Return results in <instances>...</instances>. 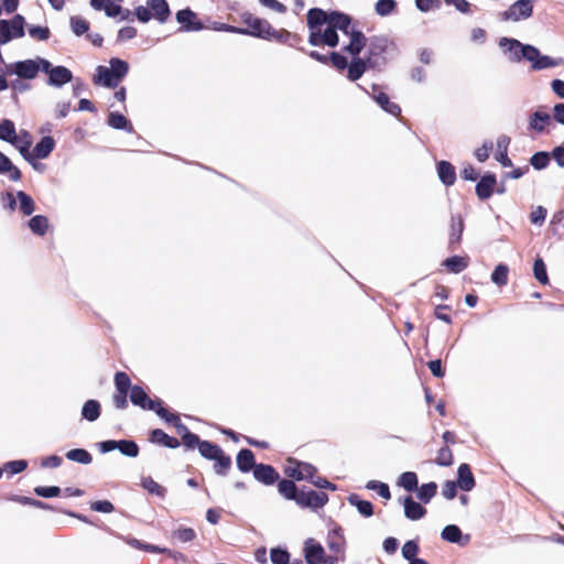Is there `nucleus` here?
<instances>
[{
  "mask_svg": "<svg viewBox=\"0 0 564 564\" xmlns=\"http://www.w3.org/2000/svg\"><path fill=\"white\" fill-rule=\"evenodd\" d=\"M17 198L19 202L20 210L25 216H30L31 214H33V212L35 209V204H34L33 198L30 195H28L26 193H24L22 191H19L17 193Z\"/></svg>",
  "mask_w": 564,
  "mask_h": 564,
  "instance_id": "39",
  "label": "nucleus"
},
{
  "mask_svg": "<svg viewBox=\"0 0 564 564\" xmlns=\"http://www.w3.org/2000/svg\"><path fill=\"white\" fill-rule=\"evenodd\" d=\"M7 75H17L20 78L33 79L39 74V62L35 59H25L6 65Z\"/></svg>",
  "mask_w": 564,
  "mask_h": 564,
  "instance_id": "6",
  "label": "nucleus"
},
{
  "mask_svg": "<svg viewBox=\"0 0 564 564\" xmlns=\"http://www.w3.org/2000/svg\"><path fill=\"white\" fill-rule=\"evenodd\" d=\"M30 230L39 236H43L48 227V220L45 216L36 215L28 221Z\"/></svg>",
  "mask_w": 564,
  "mask_h": 564,
  "instance_id": "34",
  "label": "nucleus"
},
{
  "mask_svg": "<svg viewBox=\"0 0 564 564\" xmlns=\"http://www.w3.org/2000/svg\"><path fill=\"white\" fill-rule=\"evenodd\" d=\"M66 458L72 462L80 463L84 465H88L93 460L91 455L86 449L83 448H75L68 451L66 453Z\"/></svg>",
  "mask_w": 564,
  "mask_h": 564,
  "instance_id": "42",
  "label": "nucleus"
},
{
  "mask_svg": "<svg viewBox=\"0 0 564 564\" xmlns=\"http://www.w3.org/2000/svg\"><path fill=\"white\" fill-rule=\"evenodd\" d=\"M464 230V223L462 217H452V225H451V234H449V243H458L460 241V237Z\"/></svg>",
  "mask_w": 564,
  "mask_h": 564,
  "instance_id": "44",
  "label": "nucleus"
},
{
  "mask_svg": "<svg viewBox=\"0 0 564 564\" xmlns=\"http://www.w3.org/2000/svg\"><path fill=\"white\" fill-rule=\"evenodd\" d=\"M497 180L494 174L484 175L476 185V194L480 199H488L496 186Z\"/></svg>",
  "mask_w": 564,
  "mask_h": 564,
  "instance_id": "17",
  "label": "nucleus"
},
{
  "mask_svg": "<svg viewBox=\"0 0 564 564\" xmlns=\"http://www.w3.org/2000/svg\"><path fill=\"white\" fill-rule=\"evenodd\" d=\"M443 265L452 273H459L468 265L467 258L453 256L444 260Z\"/></svg>",
  "mask_w": 564,
  "mask_h": 564,
  "instance_id": "33",
  "label": "nucleus"
},
{
  "mask_svg": "<svg viewBox=\"0 0 564 564\" xmlns=\"http://www.w3.org/2000/svg\"><path fill=\"white\" fill-rule=\"evenodd\" d=\"M546 217V209L542 206H538L530 214V221L534 225H542Z\"/></svg>",
  "mask_w": 564,
  "mask_h": 564,
  "instance_id": "64",
  "label": "nucleus"
},
{
  "mask_svg": "<svg viewBox=\"0 0 564 564\" xmlns=\"http://www.w3.org/2000/svg\"><path fill=\"white\" fill-rule=\"evenodd\" d=\"M397 3L394 0H378L376 3V12L381 17L389 15L394 11Z\"/></svg>",
  "mask_w": 564,
  "mask_h": 564,
  "instance_id": "48",
  "label": "nucleus"
},
{
  "mask_svg": "<svg viewBox=\"0 0 564 564\" xmlns=\"http://www.w3.org/2000/svg\"><path fill=\"white\" fill-rule=\"evenodd\" d=\"M156 414L166 422L174 424L176 432L182 436V438L189 433L186 425L180 421V417L174 413H169L163 406H159Z\"/></svg>",
  "mask_w": 564,
  "mask_h": 564,
  "instance_id": "25",
  "label": "nucleus"
},
{
  "mask_svg": "<svg viewBox=\"0 0 564 564\" xmlns=\"http://www.w3.org/2000/svg\"><path fill=\"white\" fill-rule=\"evenodd\" d=\"M151 441L153 443L161 444L169 448H176L180 446V442L177 438L169 436L165 432H163L162 430H159V429L152 431Z\"/></svg>",
  "mask_w": 564,
  "mask_h": 564,
  "instance_id": "31",
  "label": "nucleus"
},
{
  "mask_svg": "<svg viewBox=\"0 0 564 564\" xmlns=\"http://www.w3.org/2000/svg\"><path fill=\"white\" fill-rule=\"evenodd\" d=\"M129 72V64L118 57L109 59V66L99 65L96 68L94 83L108 88H115Z\"/></svg>",
  "mask_w": 564,
  "mask_h": 564,
  "instance_id": "4",
  "label": "nucleus"
},
{
  "mask_svg": "<svg viewBox=\"0 0 564 564\" xmlns=\"http://www.w3.org/2000/svg\"><path fill=\"white\" fill-rule=\"evenodd\" d=\"M91 510L96 512L110 513L113 511V505L108 500L94 501L90 505Z\"/></svg>",
  "mask_w": 564,
  "mask_h": 564,
  "instance_id": "61",
  "label": "nucleus"
},
{
  "mask_svg": "<svg viewBox=\"0 0 564 564\" xmlns=\"http://www.w3.org/2000/svg\"><path fill=\"white\" fill-rule=\"evenodd\" d=\"M273 564H289L290 554L282 549H272L270 554Z\"/></svg>",
  "mask_w": 564,
  "mask_h": 564,
  "instance_id": "56",
  "label": "nucleus"
},
{
  "mask_svg": "<svg viewBox=\"0 0 564 564\" xmlns=\"http://www.w3.org/2000/svg\"><path fill=\"white\" fill-rule=\"evenodd\" d=\"M436 464L440 466H451L453 464V454L447 446L437 452Z\"/></svg>",
  "mask_w": 564,
  "mask_h": 564,
  "instance_id": "55",
  "label": "nucleus"
},
{
  "mask_svg": "<svg viewBox=\"0 0 564 564\" xmlns=\"http://www.w3.org/2000/svg\"><path fill=\"white\" fill-rule=\"evenodd\" d=\"M350 36L349 44L345 47V51L350 53L352 56H357L366 45V37L359 31H350L347 34Z\"/></svg>",
  "mask_w": 564,
  "mask_h": 564,
  "instance_id": "23",
  "label": "nucleus"
},
{
  "mask_svg": "<svg viewBox=\"0 0 564 564\" xmlns=\"http://www.w3.org/2000/svg\"><path fill=\"white\" fill-rule=\"evenodd\" d=\"M174 536L181 542H189L195 539V531L191 528H182L174 532Z\"/></svg>",
  "mask_w": 564,
  "mask_h": 564,
  "instance_id": "63",
  "label": "nucleus"
},
{
  "mask_svg": "<svg viewBox=\"0 0 564 564\" xmlns=\"http://www.w3.org/2000/svg\"><path fill=\"white\" fill-rule=\"evenodd\" d=\"M215 460V471L217 474H220V475H225L227 473V470L230 468L231 466V459L229 456H226L223 453L219 454V456H217V458L214 459Z\"/></svg>",
  "mask_w": 564,
  "mask_h": 564,
  "instance_id": "49",
  "label": "nucleus"
},
{
  "mask_svg": "<svg viewBox=\"0 0 564 564\" xmlns=\"http://www.w3.org/2000/svg\"><path fill=\"white\" fill-rule=\"evenodd\" d=\"M304 557L307 564H323L325 561V549L321 543L310 538L304 542Z\"/></svg>",
  "mask_w": 564,
  "mask_h": 564,
  "instance_id": "10",
  "label": "nucleus"
},
{
  "mask_svg": "<svg viewBox=\"0 0 564 564\" xmlns=\"http://www.w3.org/2000/svg\"><path fill=\"white\" fill-rule=\"evenodd\" d=\"M15 135L17 130L13 121L9 119H3L0 122V139L11 144V142H13V140L15 139Z\"/></svg>",
  "mask_w": 564,
  "mask_h": 564,
  "instance_id": "38",
  "label": "nucleus"
},
{
  "mask_svg": "<svg viewBox=\"0 0 564 564\" xmlns=\"http://www.w3.org/2000/svg\"><path fill=\"white\" fill-rule=\"evenodd\" d=\"M0 175H7L13 182H18L21 178V171L1 151H0Z\"/></svg>",
  "mask_w": 564,
  "mask_h": 564,
  "instance_id": "22",
  "label": "nucleus"
},
{
  "mask_svg": "<svg viewBox=\"0 0 564 564\" xmlns=\"http://www.w3.org/2000/svg\"><path fill=\"white\" fill-rule=\"evenodd\" d=\"M457 485L464 491H470L475 487V479L467 464H462L457 470Z\"/></svg>",
  "mask_w": 564,
  "mask_h": 564,
  "instance_id": "21",
  "label": "nucleus"
},
{
  "mask_svg": "<svg viewBox=\"0 0 564 564\" xmlns=\"http://www.w3.org/2000/svg\"><path fill=\"white\" fill-rule=\"evenodd\" d=\"M366 488L370 490H376L379 494V496H381L384 499H390L391 497L389 486L384 482L370 480L367 482Z\"/></svg>",
  "mask_w": 564,
  "mask_h": 564,
  "instance_id": "50",
  "label": "nucleus"
},
{
  "mask_svg": "<svg viewBox=\"0 0 564 564\" xmlns=\"http://www.w3.org/2000/svg\"><path fill=\"white\" fill-rule=\"evenodd\" d=\"M419 553V545L415 541H408L402 546V556L408 560L412 561L414 558H417L416 555Z\"/></svg>",
  "mask_w": 564,
  "mask_h": 564,
  "instance_id": "53",
  "label": "nucleus"
},
{
  "mask_svg": "<svg viewBox=\"0 0 564 564\" xmlns=\"http://www.w3.org/2000/svg\"><path fill=\"white\" fill-rule=\"evenodd\" d=\"M279 492L288 500H296L299 491L292 480L283 479L278 484Z\"/></svg>",
  "mask_w": 564,
  "mask_h": 564,
  "instance_id": "35",
  "label": "nucleus"
},
{
  "mask_svg": "<svg viewBox=\"0 0 564 564\" xmlns=\"http://www.w3.org/2000/svg\"><path fill=\"white\" fill-rule=\"evenodd\" d=\"M108 124L113 129H124L129 132L132 131V127L130 122L126 119L124 116L118 112H110L108 117Z\"/></svg>",
  "mask_w": 564,
  "mask_h": 564,
  "instance_id": "43",
  "label": "nucleus"
},
{
  "mask_svg": "<svg viewBox=\"0 0 564 564\" xmlns=\"http://www.w3.org/2000/svg\"><path fill=\"white\" fill-rule=\"evenodd\" d=\"M115 384L118 391L128 392L131 386V381L127 373L117 372L115 376Z\"/></svg>",
  "mask_w": 564,
  "mask_h": 564,
  "instance_id": "57",
  "label": "nucleus"
},
{
  "mask_svg": "<svg viewBox=\"0 0 564 564\" xmlns=\"http://www.w3.org/2000/svg\"><path fill=\"white\" fill-rule=\"evenodd\" d=\"M550 162V156L546 152H536L530 160L531 165L535 170H542L546 167Z\"/></svg>",
  "mask_w": 564,
  "mask_h": 564,
  "instance_id": "54",
  "label": "nucleus"
},
{
  "mask_svg": "<svg viewBox=\"0 0 564 564\" xmlns=\"http://www.w3.org/2000/svg\"><path fill=\"white\" fill-rule=\"evenodd\" d=\"M254 455L250 449H241L237 455V467L243 471L248 473L252 468L254 469Z\"/></svg>",
  "mask_w": 564,
  "mask_h": 564,
  "instance_id": "30",
  "label": "nucleus"
},
{
  "mask_svg": "<svg viewBox=\"0 0 564 564\" xmlns=\"http://www.w3.org/2000/svg\"><path fill=\"white\" fill-rule=\"evenodd\" d=\"M533 13L531 0H518L502 13V20L518 22L529 19Z\"/></svg>",
  "mask_w": 564,
  "mask_h": 564,
  "instance_id": "7",
  "label": "nucleus"
},
{
  "mask_svg": "<svg viewBox=\"0 0 564 564\" xmlns=\"http://www.w3.org/2000/svg\"><path fill=\"white\" fill-rule=\"evenodd\" d=\"M240 18L247 28H238L239 32L237 34L250 35L278 43H285L291 35L286 30L273 29L267 20L258 18L250 12L242 13Z\"/></svg>",
  "mask_w": 564,
  "mask_h": 564,
  "instance_id": "1",
  "label": "nucleus"
},
{
  "mask_svg": "<svg viewBox=\"0 0 564 564\" xmlns=\"http://www.w3.org/2000/svg\"><path fill=\"white\" fill-rule=\"evenodd\" d=\"M500 45L506 47L511 54L512 58L520 61L527 59L532 64L533 69H545L555 67L561 64V59H553L550 56L542 55L540 51L532 45H524L518 40L502 39Z\"/></svg>",
  "mask_w": 564,
  "mask_h": 564,
  "instance_id": "2",
  "label": "nucleus"
},
{
  "mask_svg": "<svg viewBox=\"0 0 564 564\" xmlns=\"http://www.w3.org/2000/svg\"><path fill=\"white\" fill-rule=\"evenodd\" d=\"M551 123V116L547 112L544 111H535L533 112L529 118V128L536 131V132H543Z\"/></svg>",
  "mask_w": 564,
  "mask_h": 564,
  "instance_id": "24",
  "label": "nucleus"
},
{
  "mask_svg": "<svg viewBox=\"0 0 564 564\" xmlns=\"http://www.w3.org/2000/svg\"><path fill=\"white\" fill-rule=\"evenodd\" d=\"M348 78L351 80V82H355L357 79H359L364 73L366 72L367 69V63L359 58V57H355L351 63L348 65Z\"/></svg>",
  "mask_w": 564,
  "mask_h": 564,
  "instance_id": "32",
  "label": "nucleus"
},
{
  "mask_svg": "<svg viewBox=\"0 0 564 564\" xmlns=\"http://www.w3.org/2000/svg\"><path fill=\"white\" fill-rule=\"evenodd\" d=\"M34 492L37 496L43 497V498H52V497L58 496L61 492V489L57 486H50V487L37 486L34 488Z\"/></svg>",
  "mask_w": 564,
  "mask_h": 564,
  "instance_id": "58",
  "label": "nucleus"
},
{
  "mask_svg": "<svg viewBox=\"0 0 564 564\" xmlns=\"http://www.w3.org/2000/svg\"><path fill=\"white\" fill-rule=\"evenodd\" d=\"M54 147L55 141L52 137H43L31 151V156L25 160L31 161V159H46L54 150Z\"/></svg>",
  "mask_w": 564,
  "mask_h": 564,
  "instance_id": "15",
  "label": "nucleus"
},
{
  "mask_svg": "<svg viewBox=\"0 0 564 564\" xmlns=\"http://www.w3.org/2000/svg\"><path fill=\"white\" fill-rule=\"evenodd\" d=\"M533 272H534L535 279L540 283L546 284L549 282V278H547V274H546V268H545V264H544L542 259L539 258V259H536L534 261Z\"/></svg>",
  "mask_w": 564,
  "mask_h": 564,
  "instance_id": "51",
  "label": "nucleus"
},
{
  "mask_svg": "<svg viewBox=\"0 0 564 564\" xmlns=\"http://www.w3.org/2000/svg\"><path fill=\"white\" fill-rule=\"evenodd\" d=\"M130 400L134 405L144 410H152L156 412L159 406H162L159 401L151 400L145 391L138 386L131 388Z\"/></svg>",
  "mask_w": 564,
  "mask_h": 564,
  "instance_id": "11",
  "label": "nucleus"
},
{
  "mask_svg": "<svg viewBox=\"0 0 564 564\" xmlns=\"http://www.w3.org/2000/svg\"><path fill=\"white\" fill-rule=\"evenodd\" d=\"M118 449L128 457H137L139 454V447L133 441H119Z\"/></svg>",
  "mask_w": 564,
  "mask_h": 564,
  "instance_id": "46",
  "label": "nucleus"
},
{
  "mask_svg": "<svg viewBox=\"0 0 564 564\" xmlns=\"http://www.w3.org/2000/svg\"><path fill=\"white\" fill-rule=\"evenodd\" d=\"M330 13H326L322 9L314 8L307 12V25L310 33L316 30H321L324 25L329 22Z\"/></svg>",
  "mask_w": 564,
  "mask_h": 564,
  "instance_id": "13",
  "label": "nucleus"
},
{
  "mask_svg": "<svg viewBox=\"0 0 564 564\" xmlns=\"http://www.w3.org/2000/svg\"><path fill=\"white\" fill-rule=\"evenodd\" d=\"M350 18L339 12H332L329 22L321 30L310 33L308 42L311 45H327L335 47L338 44L337 30L345 34L349 33Z\"/></svg>",
  "mask_w": 564,
  "mask_h": 564,
  "instance_id": "3",
  "label": "nucleus"
},
{
  "mask_svg": "<svg viewBox=\"0 0 564 564\" xmlns=\"http://www.w3.org/2000/svg\"><path fill=\"white\" fill-rule=\"evenodd\" d=\"M508 267L505 264H499L496 267L491 274V280L497 285H505L508 282Z\"/></svg>",
  "mask_w": 564,
  "mask_h": 564,
  "instance_id": "47",
  "label": "nucleus"
},
{
  "mask_svg": "<svg viewBox=\"0 0 564 564\" xmlns=\"http://www.w3.org/2000/svg\"><path fill=\"white\" fill-rule=\"evenodd\" d=\"M348 502L351 506H355L359 513L364 517H371L373 513L372 505L371 502L367 500H361L357 495H351L348 498Z\"/></svg>",
  "mask_w": 564,
  "mask_h": 564,
  "instance_id": "37",
  "label": "nucleus"
},
{
  "mask_svg": "<svg viewBox=\"0 0 564 564\" xmlns=\"http://www.w3.org/2000/svg\"><path fill=\"white\" fill-rule=\"evenodd\" d=\"M415 490H416L417 498L422 502L427 503L435 496L436 490H437V485L435 482H427V484H423L421 487H417Z\"/></svg>",
  "mask_w": 564,
  "mask_h": 564,
  "instance_id": "41",
  "label": "nucleus"
},
{
  "mask_svg": "<svg viewBox=\"0 0 564 564\" xmlns=\"http://www.w3.org/2000/svg\"><path fill=\"white\" fill-rule=\"evenodd\" d=\"M70 26L76 35H83L88 31L89 23L80 17H73L70 19Z\"/></svg>",
  "mask_w": 564,
  "mask_h": 564,
  "instance_id": "52",
  "label": "nucleus"
},
{
  "mask_svg": "<svg viewBox=\"0 0 564 564\" xmlns=\"http://www.w3.org/2000/svg\"><path fill=\"white\" fill-rule=\"evenodd\" d=\"M440 180L447 186L453 185L456 180L455 169L447 161H441L437 165Z\"/></svg>",
  "mask_w": 564,
  "mask_h": 564,
  "instance_id": "28",
  "label": "nucleus"
},
{
  "mask_svg": "<svg viewBox=\"0 0 564 564\" xmlns=\"http://www.w3.org/2000/svg\"><path fill=\"white\" fill-rule=\"evenodd\" d=\"M73 79L72 72L65 66H55L54 69L51 70V75L47 79V85L54 87H61Z\"/></svg>",
  "mask_w": 564,
  "mask_h": 564,
  "instance_id": "16",
  "label": "nucleus"
},
{
  "mask_svg": "<svg viewBox=\"0 0 564 564\" xmlns=\"http://www.w3.org/2000/svg\"><path fill=\"white\" fill-rule=\"evenodd\" d=\"M24 35V18L17 14L10 22L0 20V44H6L13 37Z\"/></svg>",
  "mask_w": 564,
  "mask_h": 564,
  "instance_id": "5",
  "label": "nucleus"
},
{
  "mask_svg": "<svg viewBox=\"0 0 564 564\" xmlns=\"http://www.w3.org/2000/svg\"><path fill=\"white\" fill-rule=\"evenodd\" d=\"M399 485L406 491H413L417 488V477L413 471H405L399 478Z\"/></svg>",
  "mask_w": 564,
  "mask_h": 564,
  "instance_id": "45",
  "label": "nucleus"
},
{
  "mask_svg": "<svg viewBox=\"0 0 564 564\" xmlns=\"http://www.w3.org/2000/svg\"><path fill=\"white\" fill-rule=\"evenodd\" d=\"M373 91H372V98L373 100L388 113L392 115V116H399L400 112H401V108L390 101L389 97L383 93V91H378L377 90V87L373 86L372 87Z\"/></svg>",
  "mask_w": 564,
  "mask_h": 564,
  "instance_id": "18",
  "label": "nucleus"
},
{
  "mask_svg": "<svg viewBox=\"0 0 564 564\" xmlns=\"http://www.w3.org/2000/svg\"><path fill=\"white\" fill-rule=\"evenodd\" d=\"M31 37L37 41H46L50 37V30L45 26H31L29 28Z\"/></svg>",
  "mask_w": 564,
  "mask_h": 564,
  "instance_id": "59",
  "label": "nucleus"
},
{
  "mask_svg": "<svg viewBox=\"0 0 564 564\" xmlns=\"http://www.w3.org/2000/svg\"><path fill=\"white\" fill-rule=\"evenodd\" d=\"M11 144L19 150L24 160L31 156L30 148L32 145V137L26 130H20Z\"/></svg>",
  "mask_w": 564,
  "mask_h": 564,
  "instance_id": "19",
  "label": "nucleus"
},
{
  "mask_svg": "<svg viewBox=\"0 0 564 564\" xmlns=\"http://www.w3.org/2000/svg\"><path fill=\"white\" fill-rule=\"evenodd\" d=\"M284 471L295 480H310L316 474V468L308 463L290 459Z\"/></svg>",
  "mask_w": 564,
  "mask_h": 564,
  "instance_id": "8",
  "label": "nucleus"
},
{
  "mask_svg": "<svg viewBox=\"0 0 564 564\" xmlns=\"http://www.w3.org/2000/svg\"><path fill=\"white\" fill-rule=\"evenodd\" d=\"M28 466L26 460L19 459L12 460L6 464L4 469L8 470L11 475L19 474L23 471Z\"/></svg>",
  "mask_w": 564,
  "mask_h": 564,
  "instance_id": "62",
  "label": "nucleus"
},
{
  "mask_svg": "<svg viewBox=\"0 0 564 564\" xmlns=\"http://www.w3.org/2000/svg\"><path fill=\"white\" fill-rule=\"evenodd\" d=\"M142 486L151 494H155L158 496H163L165 491V489L156 481H154L152 478H144L142 481Z\"/></svg>",
  "mask_w": 564,
  "mask_h": 564,
  "instance_id": "60",
  "label": "nucleus"
},
{
  "mask_svg": "<svg viewBox=\"0 0 564 564\" xmlns=\"http://www.w3.org/2000/svg\"><path fill=\"white\" fill-rule=\"evenodd\" d=\"M253 476L258 481L264 485H272L279 479V474L275 469L272 466L264 464L254 466Z\"/></svg>",
  "mask_w": 564,
  "mask_h": 564,
  "instance_id": "14",
  "label": "nucleus"
},
{
  "mask_svg": "<svg viewBox=\"0 0 564 564\" xmlns=\"http://www.w3.org/2000/svg\"><path fill=\"white\" fill-rule=\"evenodd\" d=\"M328 501V496L325 492L316 491H299L295 502L301 508L318 509L325 506Z\"/></svg>",
  "mask_w": 564,
  "mask_h": 564,
  "instance_id": "9",
  "label": "nucleus"
},
{
  "mask_svg": "<svg viewBox=\"0 0 564 564\" xmlns=\"http://www.w3.org/2000/svg\"><path fill=\"white\" fill-rule=\"evenodd\" d=\"M176 20L182 24L181 30L185 32L199 31L204 28L203 24L197 21L196 13L189 9L180 10L176 13Z\"/></svg>",
  "mask_w": 564,
  "mask_h": 564,
  "instance_id": "12",
  "label": "nucleus"
},
{
  "mask_svg": "<svg viewBox=\"0 0 564 564\" xmlns=\"http://www.w3.org/2000/svg\"><path fill=\"white\" fill-rule=\"evenodd\" d=\"M441 536H442L443 540H445L447 542L458 543V544H463V545L466 544L469 541L468 536L465 538V541H462V538H463L462 531L455 524L446 525L443 529V531L441 533Z\"/></svg>",
  "mask_w": 564,
  "mask_h": 564,
  "instance_id": "27",
  "label": "nucleus"
},
{
  "mask_svg": "<svg viewBox=\"0 0 564 564\" xmlns=\"http://www.w3.org/2000/svg\"><path fill=\"white\" fill-rule=\"evenodd\" d=\"M148 7L153 12V18L160 22L166 21L170 15L169 4L165 0H148Z\"/></svg>",
  "mask_w": 564,
  "mask_h": 564,
  "instance_id": "26",
  "label": "nucleus"
},
{
  "mask_svg": "<svg viewBox=\"0 0 564 564\" xmlns=\"http://www.w3.org/2000/svg\"><path fill=\"white\" fill-rule=\"evenodd\" d=\"M82 415L84 419L94 422L100 415V405L96 400H88L83 405Z\"/></svg>",
  "mask_w": 564,
  "mask_h": 564,
  "instance_id": "36",
  "label": "nucleus"
},
{
  "mask_svg": "<svg viewBox=\"0 0 564 564\" xmlns=\"http://www.w3.org/2000/svg\"><path fill=\"white\" fill-rule=\"evenodd\" d=\"M510 144V138L507 135H500L497 140V154L496 159L499 161L503 166H510L511 161L508 158L507 150Z\"/></svg>",
  "mask_w": 564,
  "mask_h": 564,
  "instance_id": "29",
  "label": "nucleus"
},
{
  "mask_svg": "<svg viewBox=\"0 0 564 564\" xmlns=\"http://www.w3.org/2000/svg\"><path fill=\"white\" fill-rule=\"evenodd\" d=\"M198 451L203 457L210 460H214L220 453H223V449L218 445L208 441H202V443H199Z\"/></svg>",
  "mask_w": 564,
  "mask_h": 564,
  "instance_id": "40",
  "label": "nucleus"
},
{
  "mask_svg": "<svg viewBox=\"0 0 564 564\" xmlns=\"http://www.w3.org/2000/svg\"><path fill=\"white\" fill-rule=\"evenodd\" d=\"M404 516L412 521L422 519L426 510L419 502L414 501L412 497L403 499Z\"/></svg>",
  "mask_w": 564,
  "mask_h": 564,
  "instance_id": "20",
  "label": "nucleus"
}]
</instances>
